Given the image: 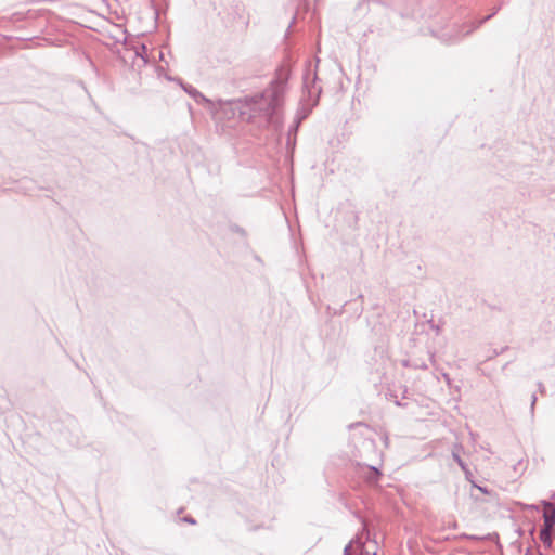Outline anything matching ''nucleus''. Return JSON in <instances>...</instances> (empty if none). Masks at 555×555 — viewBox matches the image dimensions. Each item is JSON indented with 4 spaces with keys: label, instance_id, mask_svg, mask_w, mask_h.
I'll use <instances>...</instances> for the list:
<instances>
[{
    "label": "nucleus",
    "instance_id": "f257e3e1",
    "mask_svg": "<svg viewBox=\"0 0 555 555\" xmlns=\"http://www.w3.org/2000/svg\"><path fill=\"white\" fill-rule=\"evenodd\" d=\"M282 99V92L278 87L271 88L260 96V100H264L266 104L260 105V109L264 112L267 116H271L275 108L280 105Z\"/></svg>",
    "mask_w": 555,
    "mask_h": 555
},
{
    "label": "nucleus",
    "instance_id": "f03ea898",
    "mask_svg": "<svg viewBox=\"0 0 555 555\" xmlns=\"http://www.w3.org/2000/svg\"><path fill=\"white\" fill-rule=\"evenodd\" d=\"M544 526L554 528L555 526V506L551 503L544 504L543 509Z\"/></svg>",
    "mask_w": 555,
    "mask_h": 555
},
{
    "label": "nucleus",
    "instance_id": "7ed1b4c3",
    "mask_svg": "<svg viewBox=\"0 0 555 555\" xmlns=\"http://www.w3.org/2000/svg\"><path fill=\"white\" fill-rule=\"evenodd\" d=\"M552 532H553V528H548L546 526H544V528L540 532L541 541L544 544H546L547 546H550L552 544Z\"/></svg>",
    "mask_w": 555,
    "mask_h": 555
}]
</instances>
